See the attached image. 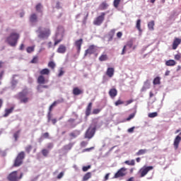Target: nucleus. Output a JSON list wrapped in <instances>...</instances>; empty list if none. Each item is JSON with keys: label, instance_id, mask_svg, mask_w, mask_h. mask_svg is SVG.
I'll use <instances>...</instances> for the list:
<instances>
[{"label": "nucleus", "instance_id": "2f4dec72", "mask_svg": "<svg viewBox=\"0 0 181 181\" xmlns=\"http://www.w3.org/2000/svg\"><path fill=\"white\" fill-rule=\"evenodd\" d=\"M35 9L37 12H40V13H42V9H43V6H42V4L39 3L36 5Z\"/></svg>", "mask_w": 181, "mask_h": 181}, {"label": "nucleus", "instance_id": "4c0bfd02", "mask_svg": "<svg viewBox=\"0 0 181 181\" xmlns=\"http://www.w3.org/2000/svg\"><path fill=\"white\" fill-rule=\"evenodd\" d=\"M42 154L43 155V156L47 157V155H49V150L46 149V148H43L41 151Z\"/></svg>", "mask_w": 181, "mask_h": 181}, {"label": "nucleus", "instance_id": "393cba45", "mask_svg": "<svg viewBox=\"0 0 181 181\" xmlns=\"http://www.w3.org/2000/svg\"><path fill=\"white\" fill-rule=\"evenodd\" d=\"M106 74L108 77H112L114 76V68H107Z\"/></svg>", "mask_w": 181, "mask_h": 181}, {"label": "nucleus", "instance_id": "de8ad7c7", "mask_svg": "<svg viewBox=\"0 0 181 181\" xmlns=\"http://www.w3.org/2000/svg\"><path fill=\"white\" fill-rule=\"evenodd\" d=\"M134 117L135 113H132L126 119V121H131V119H132V118H134Z\"/></svg>", "mask_w": 181, "mask_h": 181}, {"label": "nucleus", "instance_id": "ddd939ff", "mask_svg": "<svg viewBox=\"0 0 181 181\" xmlns=\"http://www.w3.org/2000/svg\"><path fill=\"white\" fill-rule=\"evenodd\" d=\"M180 141H181V136H177L174 139V142H173V146L175 151H177V149H179V144H180Z\"/></svg>", "mask_w": 181, "mask_h": 181}, {"label": "nucleus", "instance_id": "e2e57ef3", "mask_svg": "<svg viewBox=\"0 0 181 181\" xmlns=\"http://www.w3.org/2000/svg\"><path fill=\"white\" fill-rule=\"evenodd\" d=\"M126 52H127V45H124L121 54H125Z\"/></svg>", "mask_w": 181, "mask_h": 181}, {"label": "nucleus", "instance_id": "cd10ccee", "mask_svg": "<svg viewBox=\"0 0 181 181\" xmlns=\"http://www.w3.org/2000/svg\"><path fill=\"white\" fill-rule=\"evenodd\" d=\"M148 152L147 149H140L136 153V156H141V155H145Z\"/></svg>", "mask_w": 181, "mask_h": 181}, {"label": "nucleus", "instance_id": "473e14b6", "mask_svg": "<svg viewBox=\"0 0 181 181\" xmlns=\"http://www.w3.org/2000/svg\"><path fill=\"white\" fill-rule=\"evenodd\" d=\"M73 148V144L70 143L63 146L64 151H70Z\"/></svg>", "mask_w": 181, "mask_h": 181}, {"label": "nucleus", "instance_id": "f257e3e1", "mask_svg": "<svg viewBox=\"0 0 181 181\" xmlns=\"http://www.w3.org/2000/svg\"><path fill=\"white\" fill-rule=\"evenodd\" d=\"M21 38V34L16 31H13L6 38V43H8L11 47H15L18 45V41Z\"/></svg>", "mask_w": 181, "mask_h": 181}, {"label": "nucleus", "instance_id": "c03bdc74", "mask_svg": "<svg viewBox=\"0 0 181 181\" xmlns=\"http://www.w3.org/2000/svg\"><path fill=\"white\" fill-rule=\"evenodd\" d=\"M32 151V146L28 145L25 147V151L27 153H30V151Z\"/></svg>", "mask_w": 181, "mask_h": 181}, {"label": "nucleus", "instance_id": "ea45409f", "mask_svg": "<svg viewBox=\"0 0 181 181\" xmlns=\"http://www.w3.org/2000/svg\"><path fill=\"white\" fill-rule=\"evenodd\" d=\"M156 117H158V112H154L148 114L149 118H155Z\"/></svg>", "mask_w": 181, "mask_h": 181}, {"label": "nucleus", "instance_id": "2eb2a0df", "mask_svg": "<svg viewBox=\"0 0 181 181\" xmlns=\"http://www.w3.org/2000/svg\"><path fill=\"white\" fill-rule=\"evenodd\" d=\"M67 50V48L64 45H60L57 49V53H60L61 54H64L66 53V51Z\"/></svg>", "mask_w": 181, "mask_h": 181}, {"label": "nucleus", "instance_id": "bf43d9fd", "mask_svg": "<svg viewBox=\"0 0 181 181\" xmlns=\"http://www.w3.org/2000/svg\"><path fill=\"white\" fill-rule=\"evenodd\" d=\"M49 133L48 132H45V133H44L43 134H42V137L43 138H45V139H49Z\"/></svg>", "mask_w": 181, "mask_h": 181}, {"label": "nucleus", "instance_id": "f03ea898", "mask_svg": "<svg viewBox=\"0 0 181 181\" xmlns=\"http://www.w3.org/2000/svg\"><path fill=\"white\" fill-rule=\"evenodd\" d=\"M36 33H38L39 39H47L50 36L51 32L49 28L38 27Z\"/></svg>", "mask_w": 181, "mask_h": 181}, {"label": "nucleus", "instance_id": "864d4df0", "mask_svg": "<svg viewBox=\"0 0 181 181\" xmlns=\"http://www.w3.org/2000/svg\"><path fill=\"white\" fill-rule=\"evenodd\" d=\"M43 88H42V86L39 85L37 87V90L38 91V93H43Z\"/></svg>", "mask_w": 181, "mask_h": 181}, {"label": "nucleus", "instance_id": "c756f323", "mask_svg": "<svg viewBox=\"0 0 181 181\" xmlns=\"http://www.w3.org/2000/svg\"><path fill=\"white\" fill-rule=\"evenodd\" d=\"M88 179H91V173L88 172L86 174H85L83 177V181H87Z\"/></svg>", "mask_w": 181, "mask_h": 181}, {"label": "nucleus", "instance_id": "39448f33", "mask_svg": "<svg viewBox=\"0 0 181 181\" xmlns=\"http://www.w3.org/2000/svg\"><path fill=\"white\" fill-rule=\"evenodd\" d=\"M153 170V166H144L139 171V174L140 175L139 177H145V176L148 175L150 170Z\"/></svg>", "mask_w": 181, "mask_h": 181}, {"label": "nucleus", "instance_id": "1a4fd4ad", "mask_svg": "<svg viewBox=\"0 0 181 181\" xmlns=\"http://www.w3.org/2000/svg\"><path fill=\"white\" fill-rule=\"evenodd\" d=\"M97 52V46L92 45L88 47V48L85 51L84 57L94 54Z\"/></svg>", "mask_w": 181, "mask_h": 181}, {"label": "nucleus", "instance_id": "9b49d317", "mask_svg": "<svg viewBox=\"0 0 181 181\" xmlns=\"http://www.w3.org/2000/svg\"><path fill=\"white\" fill-rule=\"evenodd\" d=\"M37 83H38V84H46L49 83V80L46 79V78H45V76L40 75L37 78Z\"/></svg>", "mask_w": 181, "mask_h": 181}, {"label": "nucleus", "instance_id": "7c9ffc66", "mask_svg": "<svg viewBox=\"0 0 181 181\" xmlns=\"http://www.w3.org/2000/svg\"><path fill=\"white\" fill-rule=\"evenodd\" d=\"M155 26V21H151L148 23V28L149 29V30H154V27Z\"/></svg>", "mask_w": 181, "mask_h": 181}, {"label": "nucleus", "instance_id": "0eeeda50", "mask_svg": "<svg viewBox=\"0 0 181 181\" xmlns=\"http://www.w3.org/2000/svg\"><path fill=\"white\" fill-rule=\"evenodd\" d=\"M96 128L97 126L93 128L89 127L85 134V138H87L88 139H91V138H93V136H94V134H95Z\"/></svg>", "mask_w": 181, "mask_h": 181}, {"label": "nucleus", "instance_id": "6ab92c4d", "mask_svg": "<svg viewBox=\"0 0 181 181\" xmlns=\"http://www.w3.org/2000/svg\"><path fill=\"white\" fill-rule=\"evenodd\" d=\"M115 35V29H112L110 32H109V33H108V35H107V36H108V41L109 42H111V40H112V39H114V35Z\"/></svg>", "mask_w": 181, "mask_h": 181}, {"label": "nucleus", "instance_id": "f8f14e48", "mask_svg": "<svg viewBox=\"0 0 181 181\" xmlns=\"http://www.w3.org/2000/svg\"><path fill=\"white\" fill-rule=\"evenodd\" d=\"M93 110V103H89L86 108L85 114L86 117H90L91 115V110Z\"/></svg>", "mask_w": 181, "mask_h": 181}, {"label": "nucleus", "instance_id": "9d476101", "mask_svg": "<svg viewBox=\"0 0 181 181\" xmlns=\"http://www.w3.org/2000/svg\"><path fill=\"white\" fill-rule=\"evenodd\" d=\"M18 100H20L21 103L26 104L29 101V98L26 97L25 93H20L18 94Z\"/></svg>", "mask_w": 181, "mask_h": 181}, {"label": "nucleus", "instance_id": "58836bf2", "mask_svg": "<svg viewBox=\"0 0 181 181\" xmlns=\"http://www.w3.org/2000/svg\"><path fill=\"white\" fill-rule=\"evenodd\" d=\"M26 50L27 53H32L33 52H35V46L28 47Z\"/></svg>", "mask_w": 181, "mask_h": 181}, {"label": "nucleus", "instance_id": "a878e982", "mask_svg": "<svg viewBox=\"0 0 181 181\" xmlns=\"http://www.w3.org/2000/svg\"><path fill=\"white\" fill-rule=\"evenodd\" d=\"M151 86V83H149V81L147 80L146 81L144 82V86L141 88V91H145L146 89L149 88Z\"/></svg>", "mask_w": 181, "mask_h": 181}, {"label": "nucleus", "instance_id": "a211bd4d", "mask_svg": "<svg viewBox=\"0 0 181 181\" xmlns=\"http://www.w3.org/2000/svg\"><path fill=\"white\" fill-rule=\"evenodd\" d=\"M30 22L31 23H36L37 22V15L36 13H33L30 16Z\"/></svg>", "mask_w": 181, "mask_h": 181}, {"label": "nucleus", "instance_id": "b1692460", "mask_svg": "<svg viewBox=\"0 0 181 181\" xmlns=\"http://www.w3.org/2000/svg\"><path fill=\"white\" fill-rule=\"evenodd\" d=\"M74 95H80V94H83V90H80L78 88H74L73 89Z\"/></svg>", "mask_w": 181, "mask_h": 181}, {"label": "nucleus", "instance_id": "20e7f679", "mask_svg": "<svg viewBox=\"0 0 181 181\" xmlns=\"http://www.w3.org/2000/svg\"><path fill=\"white\" fill-rule=\"evenodd\" d=\"M25 151L20 152L14 160L13 168H19V166L23 163V159H25Z\"/></svg>", "mask_w": 181, "mask_h": 181}, {"label": "nucleus", "instance_id": "bb28decb", "mask_svg": "<svg viewBox=\"0 0 181 181\" xmlns=\"http://www.w3.org/2000/svg\"><path fill=\"white\" fill-rule=\"evenodd\" d=\"M136 28L140 33H142V28H141V19L136 21Z\"/></svg>", "mask_w": 181, "mask_h": 181}, {"label": "nucleus", "instance_id": "c85d7f7f", "mask_svg": "<svg viewBox=\"0 0 181 181\" xmlns=\"http://www.w3.org/2000/svg\"><path fill=\"white\" fill-rule=\"evenodd\" d=\"M78 135H80V132L76 130L73 132H71L69 134V136L71 137V138H77V136H78Z\"/></svg>", "mask_w": 181, "mask_h": 181}, {"label": "nucleus", "instance_id": "6e6552de", "mask_svg": "<svg viewBox=\"0 0 181 181\" xmlns=\"http://www.w3.org/2000/svg\"><path fill=\"white\" fill-rule=\"evenodd\" d=\"M127 169L125 168H120L114 175V179H118V177H124L127 175Z\"/></svg>", "mask_w": 181, "mask_h": 181}, {"label": "nucleus", "instance_id": "a19ab883", "mask_svg": "<svg viewBox=\"0 0 181 181\" xmlns=\"http://www.w3.org/2000/svg\"><path fill=\"white\" fill-rule=\"evenodd\" d=\"M19 134H21V131L20 130L17 131L13 134V137H14V139H15L16 141H18V138H19Z\"/></svg>", "mask_w": 181, "mask_h": 181}, {"label": "nucleus", "instance_id": "603ef678", "mask_svg": "<svg viewBox=\"0 0 181 181\" xmlns=\"http://www.w3.org/2000/svg\"><path fill=\"white\" fill-rule=\"evenodd\" d=\"M53 146H54L53 143H48L47 148V149H53Z\"/></svg>", "mask_w": 181, "mask_h": 181}, {"label": "nucleus", "instance_id": "412c9836", "mask_svg": "<svg viewBox=\"0 0 181 181\" xmlns=\"http://www.w3.org/2000/svg\"><path fill=\"white\" fill-rule=\"evenodd\" d=\"M13 110H15V107H11L10 109H6L4 117H6L9 115V114H12V112H13Z\"/></svg>", "mask_w": 181, "mask_h": 181}, {"label": "nucleus", "instance_id": "37998d69", "mask_svg": "<svg viewBox=\"0 0 181 181\" xmlns=\"http://www.w3.org/2000/svg\"><path fill=\"white\" fill-rule=\"evenodd\" d=\"M119 2H121V0H114L113 5L115 8H118V5H119Z\"/></svg>", "mask_w": 181, "mask_h": 181}, {"label": "nucleus", "instance_id": "aec40b11", "mask_svg": "<svg viewBox=\"0 0 181 181\" xmlns=\"http://www.w3.org/2000/svg\"><path fill=\"white\" fill-rule=\"evenodd\" d=\"M40 74L41 76H49V74H50V70H49V69H43L41 71H40Z\"/></svg>", "mask_w": 181, "mask_h": 181}, {"label": "nucleus", "instance_id": "a18cd8bd", "mask_svg": "<svg viewBox=\"0 0 181 181\" xmlns=\"http://www.w3.org/2000/svg\"><path fill=\"white\" fill-rule=\"evenodd\" d=\"M122 104H124V101L121 100H118L115 103V105H116V107H118V105H121Z\"/></svg>", "mask_w": 181, "mask_h": 181}, {"label": "nucleus", "instance_id": "dca6fc26", "mask_svg": "<svg viewBox=\"0 0 181 181\" xmlns=\"http://www.w3.org/2000/svg\"><path fill=\"white\" fill-rule=\"evenodd\" d=\"M81 45H83V39L81 38L75 42V45L76 46L77 50L80 52L81 50Z\"/></svg>", "mask_w": 181, "mask_h": 181}, {"label": "nucleus", "instance_id": "79ce46f5", "mask_svg": "<svg viewBox=\"0 0 181 181\" xmlns=\"http://www.w3.org/2000/svg\"><path fill=\"white\" fill-rule=\"evenodd\" d=\"M100 112H101V109H93L92 114H93V115H97V114H100Z\"/></svg>", "mask_w": 181, "mask_h": 181}, {"label": "nucleus", "instance_id": "e433bc0d", "mask_svg": "<svg viewBox=\"0 0 181 181\" xmlns=\"http://www.w3.org/2000/svg\"><path fill=\"white\" fill-rule=\"evenodd\" d=\"M48 67L54 70V69L56 67V64L53 61H51L48 63Z\"/></svg>", "mask_w": 181, "mask_h": 181}, {"label": "nucleus", "instance_id": "338daca9", "mask_svg": "<svg viewBox=\"0 0 181 181\" xmlns=\"http://www.w3.org/2000/svg\"><path fill=\"white\" fill-rule=\"evenodd\" d=\"M21 50H23L24 49H25V45H23V44H21V45H20V48H19Z\"/></svg>", "mask_w": 181, "mask_h": 181}, {"label": "nucleus", "instance_id": "5fc2aeb1", "mask_svg": "<svg viewBox=\"0 0 181 181\" xmlns=\"http://www.w3.org/2000/svg\"><path fill=\"white\" fill-rule=\"evenodd\" d=\"M93 149H94V147H90V148H85L82 151V152H90V151H93Z\"/></svg>", "mask_w": 181, "mask_h": 181}, {"label": "nucleus", "instance_id": "052dcab7", "mask_svg": "<svg viewBox=\"0 0 181 181\" xmlns=\"http://www.w3.org/2000/svg\"><path fill=\"white\" fill-rule=\"evenodd\" d=\"M134 129H135V127H132L128 129L127 132H129V134H132V132H134Z\"/></svg>", "mask_w": 181, "mask_h": 181}, {"label": "nucleus", "instance_id": "72a5a7b5", "mask_svg": "<svg viewBox=\"0 0 181 181\" xmlns=\"http://www.w3.org/2000/svg\"><path fill=\"white\" fill-rule=\"evenodd\" d=\"M153 83L154 86H158L160 84V77L157 76L153 79Z\"/></svg>", "mask_w": 181, "mask_h": 181}, {"label": "nucleus", "instance_id": "8fccbe9b", "mask_svg": "<svg viewBox=\"0 0 181 181\" xmlns=\"http://www.w3.org/2000/svg\"><path fill=\"white\" fill-rule=\"evenodd\" d=\"M174 58H175V60H177V61L180 60V59H181V55H180V54H175V55L174 56Z\"/></svg>", "mask_w": 181, "mask_h": 181}, {"label": "nucleus", "instance_id": "3c124183", "mask_svg": "<svg viewBox=\"0 0 181 181\" xmlns=\"http://www.w3.org/2000/svg\"><path fill=\"white\" fill-rule=\"evenodd\" d=\"M30 63L32 64L37 63V57H34L33 59L30 61Z\"/></svg>", "mask_w": 181, "mask_h": 181}, {"label": "nucleus", "instance_id": "f3484780", "mask_svg": "<svg viewBox=\"0 0 181 181\" xmlns=\"http://www.w3.org/2000/svg\"><path fill=\"white\" fill-rule=\"evenodd\" d=\"M117 94L118 91L115 88H112L109 91V95L111 97V98H115V97H117Z\"/></svg>", "mask_w": 181, "mask_h": 181}, {"label": "nucleus", "instance_id": "13d9d810", "mask_svg": "<svg viewBox=\"0 0 181 181\" xmlns=\"http://www.w3.org/2000/svg\"><path fill=\"white\" fill-rule=\"evenodd\" d=\"M127 46H128V47H129V49H131V47H132V46H134V44H133L132 41H129V42L127 44L126 47H127Z\"/></svg>", "mask_w": 181, "mask_h": 181}, {"label": "nucleus", "instance_id": "6e6d98bb", "mask_svg": "<svg viewBox=\"0 0 181 181\" xmlns=\"http://www.w3.org/2000/svg\"><path fill=\"white\" fill-rule=\"evenodd\" d=\"M62 103H64V99L61 98L60 100H57L55 101V103L57 104H62Z\"/></svg>", "mask_w": 181, "mask_h": 181}, {"label": "nucleus", "instance_id": "423d86ee", "mask_svg": "<svg viewBox=\"0 0 181 181\" xmlns=\"http://www.w3.org/2000/svg\"><path fill=\"white\" fill-rule=\"evenodd\" d=\"M105 19V13L103 12L100 13V16H98L93 21V24L96 26H100Z\"/></svg>", "mask_w": 181, "mask_h": 181}, {"label": "nucleus", "instance_id": "4d7b16f0", "mask_svg": "<svg viewBox=\"0 0 181 181\" xmlns=\"http://www.w3.org/2000/svg\"><path fill=\"white\" fill-rule=\"evenodd\" d=\"M62 40H63V39L55 40L54 46H57V45H58L59 43H60V42H62Z\"/></svg>", "mask_w": 181, "mask_h": 181}, {"label": "nucleus", "instance_id": "4be33fe9", "mask_svg": "<svg viewBox=\"0 0 181 181\" xmlns=\"http://www.w3.org/2000/svg\"><path fill=\"white\" fill-rule=\"evenodd\" d=\"M108 8V4L106 1H103L100 6L99 9L100 11H105Z\"/></svg>", "mask_w": 181, "mask_h": 181}, {"label": "nucleus", "instance_id": "09e8293b", "mask_svg": "<svg viewBox=\"0 0 181 181\" xmlns=\"http://www.w3.org/2000/svg\"><path fill=\"white\" fill-rule=\"evenodd\" d=\"M58 77H62L63 74H64V71H63V68H61L59 71Z\"/></svg>", "mask_w": 181, "mask_h": 181}, {"label": "nucleus", "instance_id": "c9c22d12", "mask_svg": "<svg viewBox=\"0 0 181 181\" xmlns=\"http://www.w3.org/2000/svg\"><path fill=\"white\" fill-rule=\"evenodd\" d=\"M107 59H108V57H107V54H102L99 57L100 62H105V60H107Z\"/></svg>", "mask_w": 181, "mask_h": 181}, {"label": "nucleus", "instance_id": "69168bd1", "mask_svg": "<svg viewBox=\"0 0 181 181\" xmlns=\"http://www.w3.org/2000/svg\"><path fill=\"white\" fill-rule=\"evenodd\" d=\"M117 36L119 39H121V37H122V32H118L117 33Z\"/></svg>", "mask_w": 181, "mask_h": 181}, {"label": "nucleus", "instance_id": "774afa93", "mask_svg": "<svg viewBox=\"0 0 181 181\" xmlns=\"http://www.w3.org/2000/svg\"><path fill=\"white\" fill-rule=\"evenodd\" d=\"M74 121H76V119H69L68 120V122H70V124H73L74 122Z\"/></svg>", "mask_w": 181, "mask_h": 181}, {"label": "nucleus", "instance_id": "5701e85b", "mask_svg": "<svg viewBox=\"0 0 181 181\" xmlns=\"http://www.w3.org/2000/svg\"><path fill=\"white\" fill-rule=\"evenodd\" d=\"M165 66H176V61L173 59H169L165 62Z\"/></svg>", "mask_w": 181, "mask_h": 181}, {"label": "nucleus", "instance_id": "7ed1b4c3", "mask_svg": "<svg viewBox=\"0 0 181 181\" xmlns=\"http://www.w3.org/2000/svg\"><path fill=\"white\" fill-rule=\"evenodd\" d=\"M22 177H23V173H21L19 174V172L18 170H15L8 174V175L7 176V180L18 181L21 180Z\"/></svg>", "mask_w": 181, "mask_h": 181}, {"label": "nucleus", "instance_id": "680f3d73", "mask_svg": "<svg viewBox=\"0 0 181 181\" xmlns=\"http://www.w3.org/2000/svg\"><path fill=\"white\" fill-rule=\"evenodd\" d=\"M64 176V173L61 172L58 175H57V179H62Z\"/></svg>", "mask_w": 181, "mask_h": 181}, {"label": "nucleus", "instance_id": "49530a36", "mask_svg": "<svg viewBox=\"0 0 181 181\" xmlns=\"http://www.w3.org/2000/svg\"><path fill=\"white\" fill-rule=\"evenodd\" d=\"M88 169H91V165L83 166L82 168L83 172H87V170H88Z\"/></svg>", "mask_w": 181, "mask_h": 181}, {"label": "nucleus", "instance_id": "0e129e2a", "mask_svg": "<svg viewBox=\"0 0 181 181\" xmlns=\"http://www.w3.org/2000/svg\"><path fill=\"white\" fill-rule=\"evenodd\" d=\"M109 178H110V173H107L105 175V176L104 177V181L108 180Z\"/></svg>", "mask_w": 181, "mask_h": 181}, {"label": "nucleus", "instance_id": "4468645a", "mask_svg": "<svg viewBox=\"0 0 181 181\" xmlns=\"http://www.w3.org/2000/svg\"><path fill=\"white\" fill-rule=\"evenodd\" d=\"M180 43H181V40L180 38L175 37L173 42V50H176V49H177Z\"/></svg>", "mask_w": 181, "mask_h": 181}, {"label": "nucleus", "instance_id": "f704fd0d", "mask_svg": "<svg viewBox=\"0 0 181 181\" xmlns=\"http://www.w3.org/2000/svg\"><path fill=\"white\" fill-rule=\"evenodd\" d=\"M125 165H128L129 166H135V160H126L124 161Z\"/></svg>", "mask_w": 181, "mask_h": 181}]
</instances>
